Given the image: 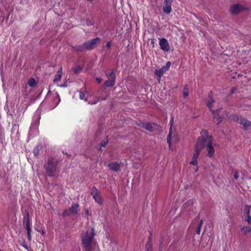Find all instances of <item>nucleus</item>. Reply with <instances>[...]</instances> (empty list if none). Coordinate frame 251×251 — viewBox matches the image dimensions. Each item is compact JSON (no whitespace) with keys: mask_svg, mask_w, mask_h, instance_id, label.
Wrapping results in <instances>:
<instances>
[{"mask_svg":"<svg viewBox=\"0 0 251 251\" xmlns=\"http://www.w3.org/2000/svg\"><path fill=\"white\" fill-rule=\"evenodd\" d=\"M171 66V62L168 61L167 62L165 66L162 67L159 69H156L154 71V74L157 76L159 77V79L161 78L163 75L170 68Z\"/></svg>","mask_w":251,"mask_h":251,"instance_id":"423d86ee","label":"nucleus"},{"mask_svg":"<svg viewBox=\"0 0 251 251\" xmlns=\"http://www.w3.org/2000/svg\"><path fill=\"white\" fill-rule=\"evenodd\" d=\"M143 127L145 129L150 132H152L153 131V127L151 123H146L144 124Z\"/></svg>","mask_w":251,"mask_h":251,"instance_id":"4be33fe9","label":"nucleus"},{"mask_svg":"<svg viewBox=\"0 0 251 251\" xmlns=\"http://www.w3.org/2000/svg\"><path fill=\"white\" fill-rule=\"evenodd\" d=\"M236 90H237L236 87H232L231 88V91L230 94L231 95L233 94Z\"/></svg>","mask_w":251,"mask_h":251,"instance_id":"37998d69","label":"nucleus"},{"mask_svg":"<svg viewBox=\"0 0 251 251\" xmlns=\"http://www.w3.org/2000/svg\"><path fill=\"white\" fill-rule=\"evenodd\" d=\"M194 202V199H190L183 204V206L184 208H188V207L193 205Z\"/></svg>","mask_w":251,"mask_h":251,"instance_id":"393cba45","label":"nucleus"},{"mask_svg":"<svg viewBox=\"0 0 251 251\" xmlns=\"http://www.w3.org/2000/svg\"><path fill=\"white\" fill-rule=\"evenodd\" d=\"M84 97H85L84 94L83 92L80 91L79 92V98H80V99H81V100H84L87 101V99H84Z\"/></svg>","mask_w":251,"mask_h":251,"instance_id":"c9c22d12","label":"nucleus"},{"mask_svg":"<svg viewBox=\"0 0 251 251\" xmlns=\"http://www.w3.org/2000/svg\"><path fill=\"white\" fill-rule=\"evenodd\" d=\"M244 215L245 217V220L249 224L251 223V206L246 205L244 209Z\"/></svg>","mask_w":251,"mask_h":251,"instance_id":"1a4fd4ad","label":"nucleus"},{"mask_svg":"<svg viewBox=\"0 0 251 251\" xmlns=\"http://www.w3.org/2000/svg\"><path fill=\"white\" fill-rule=\"evenodd\" d=\"M206 103L207 106L209 108V110L212 111L213 113L215 112L212 110V107L213 106V103L215 102V100L213 99V93L211 91H209L208 95V98L205 99L204 100Z\"/></svg>","mask_w":251,"mask_h":251,"instance_id":"6e6552de","label":"nucleus"},{"mask_svg":"<svg viewBox=\"0 0 251 251\" xmlns=\"http://www.w3.org/2000/svg\"><path fill=\"white\" fill-rule=\"evenodd\" d=\"M91 194L96 202L99 204H101L102 203L100 195V192L96 187H94L93 188V191Z\"/></svg>","mask_w":251,"mask_h":251,"instance_id":"f8f14e48","label":"nucleus"},{"mask_svg":"<svg viewBox=\"0 0 251 251\" xmlns=\"http://www.w3.org/2000/svg\"><path fill=\"white\" fill-rule=\"evenodd\" d=\"M21 245L26 250H28V246L25 243V241H23L21 243Z\"/></svg>","mask_w":251,"mask_h":251,"instance_id":"58836bf2","label":"nucleus"},{"mask_svg":"<svg viewBox=\"0 0 251 251\" xmlns=\"http://www.w3.org/2000/svg\"><path fill=\"white\" fill-rule=\"evenodd\" d=\"M223 121V118L222 117H218L217 119V125H219L222 123Z\"/></svg>","mask_w":251,"mask_h":251,"instance_id":"ea45409f","label":"nucleus"},{"mask_svg":"<svg viewBox=\"0 0 251 251\" xmlns=\"http://www.w3.org/2000/svg\"><path fill=\"white\" fill-rule=\"evenodd\" d=\"M116 80L108 79L104 83V85L106 87H112L115 84Z\"/></svg>","mask_w":251,"mask_h":251,"instance_id":"412c9836","label":"nucleus"},{"mask_svg":"<svg viewBox=\"0 0 251 251\" xmlns=\"http://www.w3.org/2000/svg\"><path fill=\"white\" fill-rule=\"evenodd\" d=\"M43 146L41 144H38L34 148L33 152L35 156H38L39 154L40 151L42 149Z\"/></svg>","mask_w":251,"mask_h":251,"instance_id":"a211bd4d","label":"nucleus"},{"mask_svg":"<svg viewBox=\"0 0 251 251\" xmlns=\"http://www.w3.org/2000/svg\"><path fill=\"white\" fill-rule=\"evenodd\" d=\"M105 75L108 79L116 80V75L113 70H110V72H105Z\"/></svg>","mask_w":251,"mask_h":251,"instance_id":"aec40b11","label":"nucleus"},{"mask_svg":"<svg viewBox=\"0 0 251 251\" xmlns=\"http://www.w3.org/2000/svg\"><path fill=\"white\" fill-rule=\"evenodd\" d=\"M234 177L235 179H237L238 178V175L237 174H235Z\"/></svg>","mask_w":251,"mask_h":251,"instance_id":"09e8293b","label":"nucleus"},{"mask_svg":"<svg viewBox=\"0 0 251 251\" xmlns=\"http://www.w3.org/2000/svg\"><path fill=\"white\" fill-rule=\"evenodd\" d=\"M208 132L207 130L205 129H202L201 131V134L202 135L201 136L204 137L206 139H207L208 140V138L210 137L208 134Z\"/></svg>","mask_w":251,"mask_h":251,"instance_id":"c85d7f7f","label":"nucleus"},{"mask_svg":"<svg viewBox=\"0 0 251 251\" xmlns=\"http://www.w3.org/2000/svg\"><path fill=\"white\" fill-rule=\"evenodd\" d=\"M28 84L31 87H34L36 85V82L33 78H30L28 80Z\"/></svg>","mask_w":251,"mask_h":251,"instance_id":"cd10ccee","label":"nucleus"},{"mask_svg":"<svg viewBox=\"0 0 251 251\" xmlns=\"http://www.w3.org/2000/svg\"><path fill=\"white\" fill-rule=\"evenodd\" d=\"M50 93V91H49V92L48 93V95H49Z\"/></svg>","mask_w":251,"mask_h":251,"instance_id":"3c124183","label":"nucleus"},{"mask_svg":"<svg viewBox=\"0 0 251 251\" xmlns=\"http://www.w3.org/2000/svg\"><path fill=\"white\" fill-rule=\"evenodd\" d=\"M190 164L194 166H197L198 165L197 160L192 158V160L190 161Z\"/></svg>","mask_w":251,"mask_h":251,"instance_id":"4c0bfd02","label":"nucleus"},{"mask_svg":"<svg viewBox=\"0 0 251 251\" xmlns=\"http://www.w3.org/2000/svg\"><path fill=\"white\" fill-rule=\"evenodd\" d=\"M215 118H216V117L215 116H213V119H215Z\"/></svg>","mask_w":251,"mask_h":251,"instance_id":"603ef678","label":"nucleus"},{"mask_svg":"<svg viewBox=\"0 0 251 251\" xmlns=\"http://www.w3.org/2000/svg\"><path fill=\"white\" fill-rule=\"evenodd\" d=\"M73 48L75 51L78 52H84L85 51H86L84 43L81 45L74 46L73 47Z\"/></svg>","mask_w":251,"mask_h":251,"instance_id":"dca6fc26","label":"nucleus"},{"mask_svg":"<svg viewBox=\"0 0 251 251\" xmlns=\"http://www.w3.org/2000/svg\"><path fill=\"white\" fill-rule=\"evenodd\" d=\"M172 124H171V126L170 128L169 134L167 137V143L169 144L170 148L171 146V139H172Z\"/></svg>","mask_w":251,"mask_h":251,"instance_id":"5701e85b","label":"nucleus"},{"mask_svg":"<svg viewBox=\"0 0 251 251\" xmlns=\"http://www.w3.org/2000/svg\"><path fill=\"white\" fill-rule=\"evenodd\" d=\"M159 46L160 49L165 51H169L170 50V47L168 40L166 38H161L159 41Z\"/></svg>","mask_w":251,"mask_h":251,"instance_id":"9d476101","label":"nucleus"},{"mask_svg":"<svg viewBox=\"0 0 251 251\" xmlns=\"http://www.w3.org/2000/svg\"><path fill=\"white\" fill-rule=\"evenodd\" d=\"M242 10V6L239 4L232 5L230 8V12L232 14H237Z\"/></svg>","mask_w":251,"mask_h":251,"instance_id":"4468645a","label":"nucleus"},{"mask_svg":"<svg viewBox=\"0 0 251 251\" xmlns=\"http://www.w3.org/2000/svg\"><path fill=\"white\" fill-rule=\"evenodd\" d=\"M241 231L243 232L244 234H247L251 232V227L249 226H244L241 228Z\"/></svg>","mask_w":251,"mask_h":251,"instance_id":"bb28decb","label":"nucleus"},{"mask_svg":"<svg viewBox=\"0 0 251 251\" xmlns=\"http://www.w3.org/2000/svg\"><path fill=\"white\" fill-rule=\"evenodd\" d=\"M95 234L94 228L90 227V230H86L82 235V244L86 251H91L92 250V241Z\"/></svg>","mask_w":251,"mask_h":251,"instance_id":"f257e3e1","label":"nucleus"},{"mask_svg":"<svg viewBox=\"0 0 251 251\" xmlns=\"http://www.w3.org/2000/svg\"><path fill=\"white\" fill-rule=\"evenodd\" d=\"M67 86V84L66 82H65L64 84L60 85V87H65Z\"/></svg>","mask_w":251,"mask_h":251,"instance_id":"de8ad7c7","label":"nucleus"},{"mask_svg":"<svg viewBox=\"0 0 251 251\" xmlns=\"http://www.w3.org/2000/svg\"><path fill=\"white\" fill-rule=\"evenodd\" d=\"M96 80L98 83H100L102 81V78L101 77H96Z\"/></svg>","mask_w":251,"mask_h":251,"instance_id":"c03bdc74","label":"nucleus"},{"mask_svg":"<svg viewBox=\"0 0 251 251\" xmlns=\"http://www.w3.org/2000/svg\"><path fill=\"white\" fill-rule=\"evenodd\" d=\"M147 242H150V243H151V233H150V236L149 238L148 241Z\"/></svg>","mask_w":251,"mask_h":251,"instance_id":"49530a36","label":"nucleus"},{"mask_svg":"<svg viewBox=\"0 0 251 251\" xmlns=\"http://www.w3.org/2000/svg\"><path fill=\"white\" fill-rule=\"evenodd\" d=\"M79 204L75 203L72 205L71 207L69 209L72 214L75 215L77 213Z\"/></svg>","mask_w":251,"mask_h":251,"instance_id":"f3484780","label":"nucleus"},{"mask_svg":"<svg viewBox=\"0 0 251 251\" xmlns=\"http://www.w3.org/2000/svg\"><path fill=\"white\" fill-rule=\"evenodd\" d=\"M100 41V39L99 37L86 41L84 44L86 50H91L95 49L97 47V44L99 43Z\"/></svg>","mask_w":251,"mask_h":251,"instance_id":"20e7f679","label":"nucleus"},{"mask_svg":"<svg viewBox=\"0 0 251 251\" xmlns=\"http://www.w3.org/2000/svg\"><path fill=\"white\" fill-rule=\"evenodd\" d=\"M64 154H67L66 152H63Z\"/></svg>","mask_w":251,"mask_h":251,"instance_id":"864d4df0","label":"nucleus"},{"mask_svg":"<svg viewBox=\"0 0 251 251\" xmlns=\"http://www.w3.org/2000/svg\"><path fill=\"white\" fill-rule=\"evenodd\" d=\"M208 142V139H206L203 136L199 137L198 139L197 143L195 146V149H196L199 151L204 149L205 147H206V144Z\"/></svg>","mask_w":251,"mask_h":251,"instance_id":"39448f33","label":"nucleus"},{"mask_svg":"<svg viewBox=\"0 0 251 251\" xmlns=\"http://www.w3.org/2000/svg\"><path fill=\"white\" fill-rule=\"evenodd\" d=\"M108 143V140H103L100 143V146L103 147H105Z\"/></svg>","mask_w":251,"mask_h":251,"instance_id":"e433bc0d","label":"nucleus"},{"mask_svg":"<svg viewBox=\"0 0 251 251\" xmlns=\"http://www.w3.org/2000/svg\"><path fill=\"white\" fill-rule=\"evenodd\" d=\"M57 164L58 161L56 159L51 157H50L48 159L47 162L44 164V167L48 176L53 177L55 176Z\"/></svg>","mask_w":251,"mask_h":251,"instance_id":"f03ea898","label":"nucleus"},{"mask_svg":"<svg viewBox=\"0 0 251 251\" xmlns=\"http://www.w3.org/2000/svg\"><path fill=\"white\" fill-rule=\"evenodd\" d=\"M183 95L185 98L188 96V90L187 88V85H185L184 87Z\"/></svg>","mask_w":251,"mask_h":251,"instance_id":"2f4dec72","label":"nucleus"},{"mask_svg":"<svg viewBox=\"0 0 251 251\" xmlns=\"http://www.w3.org/2000/svg\"><path fill=\"white\" fill-rule=\"evenodd\" d=\"M109 169L114 172H117L120 170V164L117 162H112L108 164Z\"/></svg>","mask_w":251,"mask_h":251,"instance_id":"ddd939ff","label":"nucleus"},{"mask_svg":"<svg viewBox=\"0 0 251 251\" xmlns=\"http://www.w3.org/2000/svg\"><path fill=\"white\" fill-rule=\"evenodd\" d=\"M204 220V219L202 218L200 220V223H199L198 226L197 227V228H196V233L198 234H200L201 231V226H202L203 225V223Z\"/></svg>","mask_w":251,"mask_h":251,"instance_id":"b1692460","label":"nucleus"},{"mask_svg":"<svg viewBox=\"0 0 251 251\" xmlns=\"http://www.w3.org/2000/svg\"><path fill=\"white\" fill-rule=\"evenodd\" d=\"M206 150L207 151V156L209 157H212L215 153V150L212 146V138L210 137L206 144Z\"/></svg>","mask_w":251,"mask_h":251,"instance_id":"0eeeda50","label":"nucleus"},{"mask_svg":"<svg viewBox=\"0 0 251 251\" xmlns=\"http://www.w3.org/2000/svg\"><path fill=\"white\" fill-rule=\"evenodd\" d=\"M233 119L235 122L242 125L243 126V128L245 130L247 129L249 127L251 126V122L241 116L234 114L233 115Z\"/></svg>","mask_w":251,"mask_h":251,"instance_id":"7ed1b4c3","label":"nucleus"},{"mask_svg":"<svg viewBox=\"0 0 251 251\" xmlns=\"http://www.w3.org/2000/svg\"><path fill=\"white\" fill-rule=\"evenodd\" d=\"M151 44L154 47L155 43L153 39H151Z\"/></svg>","mask_w":251,"mask_h":251,"instance_id":"8fccbe9b","label":"nucleus"},{"mask_svg":"<svg viewBox=\"0 0 251 251\" xmlns=\"http://www.w3.org/2000/svg\"><path fill=\"white\" fill-rule=\"evenodd\" d=\"M55 97L56 98H57L58 99V101H57V103H56V105H57V104H58V103H59L60 102V98H59V95L58 94V93H55Z\"/></svg>","mask_w":251,"mask_h":251,"instance_id":"a19ab883","label":"nucleus"},{"mask_svg":"<svg viewBox=\"0 0 251 251\" xmlns=\"http://www.w3.org/2000/svg\"><path fill=\"white\" fill-rule=\"evenodd\" d=\"M24 219H23V223L24 224L26 222H29V214L28 212L25 210V212L24 213Z\"/></svg>","mask_w":251,"mask_h":251,"instance_id":"a878e982","label":"nucleus"},{"mask_svg":"<svg viewBox=\"0 0 251 251\" xmlns=\"http://www.w3.org/2000/svg\"><path fill=\"white\" fill-rule=\"evenodd\" d=\"M25 223V229L27 230V239L29 241L31 240V229L30 225V221L26 222Z\"/></svg>","mask_w":251,"mask_h":251,"instance_id":"2eb2a0df","label":"nucleus"},{"mask_svg":"<svg viewBox=\"0 0 251 251\" xmlns=\"http://www.w3.org/2000/svg\"><path fill=\"white\" fill-rule=\"evenodd\" d=\"M173 0H165L164 5L163 7V12L167 14H170L172 11V4Z\"/></svg>","mask_w":251,"mask_h":251,"instance_id":"9b49d317","label":"nucleus"},{"mask_svg":"<svg viewBox=\"0 0 251 251\" xmlns=\"http://www.w3.org/2000/svg\"><path fill=\"white\" fill-rule=\"evenodd\" d=\"M200 151L196 150V149H195V152L194 153H193V157L192 158L194 159H197V158L200 153Z\"/></svg>","mask_w":251,"mask_h":251,"instance_id":"7c9ffc66","label":"nucleus"},{"mask_svg":"<svg viewBox=\"0 0 251 251\" xmlns=\"http://www.w3.org/2000/svg\"><path fill=\"white\" fill-rule=\"evenodd\" d=\"M62 75V68L61 67L60 70L58 71L57 74H56L54 76V78L53 79V82H56L59 80H60L61 78V76Z\"/></svg>","mask_w":251,"mask_h":251,"instance_id":"6ab92c4d","label":"nucleus"},{"mask_svg":"<svg viewBox=\"0 0 251 251\" xmlns=\"http://www.w3.org/2000/svg\"><path fill=\"white\" fill-rule=\"evenodd\" d=\"M86 25L88 26H90L93 25V24L91 23V22L90 20H86Z\"/></svg>","mask_w":251,"mask_h":251,"instance_id":"a18cd8bd","label":"nucleus"},{"mask_svg":"<svg viewBox=\"0 0 251 251\" xmlns=\"http://www.w3.org/2000/svg\"><path fill=\"white\" fill-rule=\"evenodd\" d=\"M145 249L146 251H152V244L147 242L146 245Z\"/></svg>","mask_w":251,"mask_h":251,"instance_id":"c756f323","label":"nucleus"},{"mask_svg":"<svg viewBox=\"0 0 251 251\" xmlns=\"http://www.w3.org/2000/svg\"><path fill=\"white\" fill-rule=\"evenodd\" d=\"M82 70V68L81 66H77L74 69V72L75 74H78Z\"/></svg>","mask_w":251,"mask_h":251,"instance_id":"473e14b6","label":"nucleus"},{"mask_svg":"<svg viewBox=\"0 0 251 251\" xmlns=\"http://www.w3.org/2000/svg\"><path fill=\"white\" fill-rule=\"evenodd\" d=\"M72 214L71 212L70 211L69 209H66L64 211V212L62 213V216L63 217H66L69 216L70 215Z\"/></svg>","mask_w":251,"mask_h":251,"instance_id":"72a5a7b5","label":"nucleus"},{"mask_svg":"<svg viewBox=\"0 0 251 251\" xmlns=\"http://www.w3.org/2000/svg\"><path fill=\"white\" fill-rule=\"evenodd\" d=\"M106 100V98H104L103 97H99L97 99V100H96V101L94 102H92L91 103V104H96L97 102L100 101V100Z\"/></svg>","mask_w":251,"mask_h":251,"instance_id":"f704fd0d","label":"nucleus"},{"mask_svg":"<svg viewBox=\"0 0 251 251\" xmlns=\"http://www.w3.org/2000/svg\"><path fill=\"white\" fill-rule=\"evenodd\" d=\"M111 46V42H108L106 44V47L108 49H110Z\"/></svg>","mask_w":251,"mask_h":251,"instance_id":"79ce46f5","label":"nucleus"}]
</instances>
